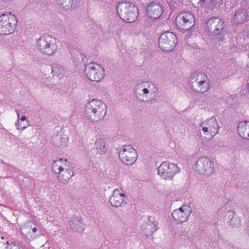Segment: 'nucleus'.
<instances>
[{
  "label": "nucleus",
  "instance_id": "1",
  "mask_svg": "<svg viewBox=\"0 0 249 249\" xmlns=\"http://www.w3.org/2000/svg\"><path fill=\"white\" fill-rule=\"evenodd\" d=\"M85 111L92 121L98 122L104 118L107 112V107L101 100L92 99L87 103Z\"/></svg>",
  "mask_w": 249,
  "mask_h": 249
},
{
  "label": "nucleus",
  "instance_id": "2",
  "mask_svg": "<svg viewBox=\"0 0 249 249\" xmlns=\"http://www.w3.org/2000/svg\"><path fill=\"white\" fill-rule=\"evenodd\" d=\"M158 92L156 85L150 81H142L135 87L134 93L137 98L142 102H150Z\"/></svg>",
  "mask_w": 249,
  "mask_h": 249
},
{
  "label": "nucleus",
  "instance_id": "3",
  "mask_svg": "<svg viewBox=\"0 0 249 249\" xmlns=\"http://www.w3.org/2000/svg\"><path fill=\"white\" fill-rule=\"evenodd\" d=\"M37 50L42 54L54 55L58 51V44L55 38L48 35H43L36 42Z\"/></svg>",
  "mask_w": 249,
  "mask_h": 249
},
{
  "label": "nucleus",
  "instance_id": "4",
  "mask_svg": "<svg viewBox=\"0 0 249 249\" xmlns=\"http://www.w3.org/2000/svg\"><path fill=\"white\" fill-rule=\"evenodd\" d=\"M52 169L57 175L58 180L62 183H66L74 176L73 172L68 168L67 159L54 160L52 163Z\"/></svg>",
  "mask_w": 249,
  "mask_h": 249
},
{
  "label": "nucleus",
  "instance_id": "5",
  "mask_svg": "<svg viewBox=\"0 0 249 249\" xmlns=\"http://www.w3.org/2000/svg\"><path fill=\"white\" fill-rule=\"evenodd\" d=\"M18 22L15 15L11 12L0 14V35L7 36L14 33Z\"/></svg>",
  "mask_w": 249,
  "mask_h": 249
},
{
  "label": "nucleus",
  "instance_id": "6",
  "mask_svg": "<svg viewBox=\"0 0 249 249\" xmlns=\"http://www.w3.org/2000/svg\"><path fill=\"white\" fill-rule=\"evenodd\" d=\"M220 128L216 118L212 117L200 124L199 130L201 134L204 135L205 139L210 140L218 133Z\"/></svg>",
  "mask_w": 249,
  "mask_h": 249
},
{
  "label": "nucleus",
  "instance_id": "7",
  "mask_svg": "<svg viewBox=\"0 0 249 249\" xmlns=\"http://www.w3.org/2000/svg\"><path fill=\"white\" fill-rule=\"evenodd\" d=\"M117 10L120 17L128 23L135 21L138 17L137 8L130 2L119 3Z\"/></svg>",
  "mask_w": 249,
  "mask_h": 249
},
{
  "label": "nucleus",
  "instance_id": "8",
  "mask_svg": "<svg viewBox=\"0 0 249 249\" xmlns=\"http://www.w3.org/2000/svg\"><path fill=\"white\" fill-rule=\"evenodd\" d=\"M191 84L194 90L197 93H204L211 88L207 76L202 72L193 73L191 77Z\"/></svg>",
  "mask_w": 249,
  "mask_h": 249
},
{
  "label": "nucleus",
  "instance_id": "9",
  "mask_svg": "<svg viewBox=\"0 0 249 249\" xmlns=\"http://www.w3.org/2000/svg\"><path fill=\"white\" fill-rule=\"evenodd\" d=\"M180 172L177 164L170 162L163 161L158 168V174L165 180H172L176 175Z\"/></svg>",
  "mask_w": 249,
  "mask_h": 249
},
{
  "label": "nucleus",
  "instance_id": "10",
  "mask_svg": "<svg viewBox=\"0 0 249 249\" xmlns=\"http://www.w3.org/2000/svg\"><path fill=\"white\" fill-rule=\"evenodd\" d=\"M195 170L198 174L207 177H210L215 172L213 160L204 156L199 158L196 161Z\"/></svg>",
  "mask_w": 249,
  "mask_h": 249
},
{
  "label": "nucleus",
  "instance_id": "11",
  "mask_svg": "<svg viewBox=\"0 0 249 249\" xmlns=\"http://www.w3.org/2000/svg\"><path fill=\"white\" fill-rule=\"evenodd\" d=\"M85 72L86 76L92 81H101L105 76L104 68L101 65L96 63L87 64Z\"/></svg>",
  "mask_w": 249,
  "mask_h": 249
},
{
  "label": "nucleus",
  "instance_id": "12",
  "mask_svg": "<svg viewBox=\"0 0 249 249\" xmlns=\"http://www.w3.org/2000/svg\"><path fill=\"white\" fill-rule=\"evenodd\" d=\"M119 156L122 162L128 165L134 163L138 158L137 150L131 145L122 146L120 148Z\"/></svg>",
  "mask_w": 249,
  "mask_h": 249
},
{
  "label": "nucleus",
  "instance_id": "13",
  "mask_svg": "<svg viewBox=\"0 0 249 249\" xmlns=\"http://www.w3.org/2000/svg\"><path fill=\"white\" fill-rule=\"evenodd\" d=\"M176 35L171 32H165L159 37V45L160 49L165 51H171L177 43Z\"/></svg>",
  "mask_w": 249,
  "mask_h": 249
},
{
  "label": "nucleus",
  "instance_id": "14",
  "mask_svg": "<svg viewBox=\"0 0 249 249\" xmlns=\"http://www.w3.org/2000/svg\"><path fill=\"white\" fill-rule=\"evenodd\" d=\"M192 209L188 203L184 204L180 208L174 210L172 213V216L175 223L181 224L188 221Z\"/></svg>",
  "mask_w": 249,
  "mask_h": 249
},
{
  "label": "nucleus",
  "instance_id": "15",
  "mask_svg": "<svg viewBox=\"0 0 249 249\" xmlns=\"http://www.w3.org/2000/svg\"><path fill=\"white\" fill-rule=\"evenodd\" d=\"M176 24L181 29L189 30L195 25V18L190 12H183L176 18Z\"/></svg>",
  "mask_w": 249,
  "mask_h": 249
},
{
  "label": "nucleus",
  "instance_id": "16",
  "mask_svg": "<svg viewBox=\"0 0 249 249\" xmlns=\"http://www.w3.org/2000/svg\"><path fill=\"white\" fill-rule=\"evenodd\" d=\"M127 198L123 191L120 189H115L109 198L111 205L115 207H124L126 204Z\"/></svg>",
  "mask_w": 249,
  "mask_h": 249
},
{
  "label": "nucleus",
  "instance_id": "17",
  "mask_svg": "<svg viewBox=\"0 0 249 249\" xmlns=\"http://www.w3.org/2000/svg\"><path fill=\"white\" fill-rule=\"evenodd\" d=\"M207 26L210 32L218 35L224 28V23L221 19L213 17L207 21Z\"/></svg>",
  "mask_w": 249,
  "mask_h": 249
},
{
  "label": "nucleus",
  "instance_id": "18",
  "mask_svg": "<svg viewBox=\"0 0 249 249\" xmlns=\"http://www.w3.org/2000/svg\"><path fill=\"white\" fill-rule=\"evenodd\" d=\"M32 225L33 223L29 222L21 229L22 234L29 241L34 240L41 235L40 231L39 233L36 234L38 231V229L36 227H33Z\"/></svg>",
  "mask_w": 249,
  "mask_h": 249
},
{
  "label": "nucleus",
  "instance_id": "19",
  "mask_svg": "<svg viewBox=\"0 0 249 249\" xmlns=\"http://www.w3.org/2000/svg\"><path fill=\"white\" fill-rule=\"evenodd\" d=\"M162 13L161 4L159 2H151L147 6V13L151 19L159 18Z\"/></svg>",
  "mask_w": 249,
  "mask_h": 249
},
{
  "label": "nucleus",
  "instance_id": "20",
  "mask_svg": "<svg viewBox=\"0 0 249 249\" xmlns=\"http://www.w3.org/2000/svg\"><path fill=\"white\" fill-rule=\"evenodd\" d=\"M70 226L73 231L80 233L82 232L86 228V226L80 217H71Z\"/></svg>",
  "mask_w": 249,
  "mask_h": 249
},
{
  "label": "nucleus",
  "instance_id": "21",
  "mask_svg": "<svg viewBox=\"0 0 249 249\" xmlns=\"http://www.w3.org/2000/svg\"><path fill=\"white\" fill-rule=\"evenodd\" d=\"M52 142L57 147H64L67 145L68 137L60 132L53 136Z\"/></svg>",
  "mask_w": 249,
  "mask_h": 249
},
{
  "label": "nucleus",
  "instance_id": "22",
  "mask_svg": "<svg viewBox=\"0 0 249 249\" xmlns=\"http://www.w3.org/2000/svg\"><path fill=\"white\" fill-rule=\"evenodd\" d=\"M237 131L241 137L249 140V121L240 122L238 124Z\"/></svg>",
  "mask_w": 249,
  "mask_h": 249
},
{
  "label": "nucleus",
  "instance_id": "23",
  "mask_svg": "<svg viewBox=\"0 0 249 249\" xmlns=\"http://www.w3.org/2000/svg\"><path fill=\"white\" fill-rule=\"evenodd\" d=\"M94 149L96 154L100 155L105 154L107 150V147L105 140L102 138H98L94 143Z\"/></svg>",
  "mask_w": 249,
  "mask_h": 249
},
{
  "label": "nucleus",
  "instance_id": "24",
  "mask_svg": "<svg viewBox=\"0 0 249 249\" xmlns=\"http://www.w3.org/2000/svg\"><path fill=\"white\" fill-rule=\"evenodd\" d=\"M58 4L64 9L69 10L75 6L76 0H57Z\"/></svg>",
  "mask_w": 249,
  "mask_h": 249
},
{
  "label": "nucleus",
  "instance_id": "25",
  "mask_svg": "<svg viewBox=\"0 0 249 249\" xmlns=\"http://www.w3.org/2000/svg\"><path fill=\"white\" fill-rule=\"evenodd\" d=\"M229 218H230L229 222L230 224L233 227H238L240 225L241 220L240 218L233 213H231L229 215Z\"/></svg>",
  "mask_w": 249,
  "mask_h": 249
},
{
  "label": "nucleus",
  "instance_id": "26",
  "mask_svg": "<svg viewBox=\"0 0 249 249\" xmlns=\"http://www.w3.org/2000/svg\"><path fill=\"white\" fill-rule=\"evenodd\" d=\"M246 18V15L244 12H237L233 17V20L236 23H240L244 21Z\"/></svg>",
  "mask_w": 249,
  "mask_h": 249
},
{
  "label": "nucleus",
  "instance_id": "27",
  "mask_svg": "<svg viewBox=\"0 0 249 249\" xmlns=\"http://www.w3.org/2000/svg\"><path fill=\"white\" fill-rule=\"evenodd\" d=\"M158 230V228L157 226L151 223V224H149L148 226L145 229V233L147 236L152 235L155 231Z\"/></svg>",
  "mask_w": 249,
  "mask_h": 249
},
{
  "label": "nucleus",
  "instance_id": "28",
  "mask_svg": "<svg viewBox=\"0 0 249 249\" xmlns=\"http://www.w3.org/2000/svg\"><path fill=\"white\" fill-rule=\"evenodd\" d=\"M6 244L5 249H25L24 247L21 243H12L9 244L7 242Z\"/></svg>",
  "mask_w": 249,
  "mask_h": 249
},
{
  "label": "nucleus",
  "instance_id": "29",
  "mask_svg": "<svg viewBox=\"0 0 249 249\" xmlns=\"http://www.w3.org/2000/svg\"><path fill=\"white\" fill-rule=\"evenodd\" d=\"M16 112H17V115L18 116V120L17 121V123L16 124V126L17 129L19 130L21 127V124L19 123V113L18 112L17 110L16 111Z\"/></svg>",
  "mask_w": 249,
  "mask_h": 249
},
{
  "label": "nucleus",
  "instance_id": "30",
  "mask_svg": "<svg viewBox=\"0 0 249 249\" xmlns=\"http://www.w3.org/2000/svg\"><path fill=\"white\" fill-rule=\"evenodd\" d=\"M28 126V124H27L26 125H25V126H21V127L20 128V129H21V131H22L23 130L25 129Z\"/></svg>",
  "mask_w": 249,
  "mask_h": 249
},
{
  "label": "nucleus",
  "instance_id": "31",
  "mask_svg": "<svg viewBox=\"0 0 249 249\" xmlns=\"http://www.w3.org/2000/svg\"><path fill=\"white\" fill-rule=\"evenodd\" d=\"M56 68L54 67L52 68V72L54 73V74L57 73V71H56Z\"/></svg>",
  "mask_w": 249,
  "mask_h": 249
},
{
  "label": "nucleus",
  "instance_id": "32",
  "mask_svg": "<svg viewBox=\"0 0 249 249\" xmlns=\"http://www.w3.org/2000/svg\"><path fill=\"white\" fill-rule=\"evenodd\" d=\"M26 120V117L25 116H23L21 117V118H20V120L21 121H24Z\"/></svg>",
  "mask_w": 249,
  "mask_h": 249
},
{
  "label": "nucleus",
  "instance_id": "33",
  "mask_svg": "<svg viewBox=\"0 0 249 249\" xmlns=\"http://www.w3.org/2000/svg\"><path fill=\"white\" fill-rule=\"evenodd\" d=\"M202 1H204V2H209L211 0H201Z\"/></svg>",
  "mask_w": 249,
  "mask_h": 249
},
{
  "label": "nucleus",
  "instance_id": "34",
  "mask_svg": "<svg viewBox=\"0 0 249 249\" xmlns=\"http://www.w3.org/2000/svg\"><path fill=\"white\" fill-rule=\"evenodd\" d=\"M247 89H248V91L249 92V83H248V85Z\"/></svg>",
  "mask_w": 249,
  "mask_h": 249
}]
</instances>
